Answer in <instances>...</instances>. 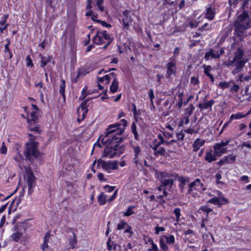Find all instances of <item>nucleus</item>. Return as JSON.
<instances>
[{"instance_id": "nucleus-6", "label": "nucleus", "mask_w": 251, "mask_h": 251, "mask_svg": "<svg viewBox=\"0 0 251 251\" xmlns=\"http://www.w3.org/2000/svg\"><path fill=\"white\" fill-rule=\"evenodd\" d=\"M206 188L204 187L203 183L201 182V180L199 178H197L189 184L187 194H192L193 190L202 192Z\"/></svg>"}, {"instance_id": "nucleus-11", "label": "nucleus", "mask_w": 251, "mask_h": 251, "mask_svg": "<svg viewBox=\"0 0 251 251\" xmlns=\"http://www.w3.org/2000/svg\"><path fill=\"white\" fill-rule=\"evenodd\" d=\"M244 55V50L241 48H238L236 51L235 52V55L233 60L229 63H246L247 61L243 60V56Z\"/></svg>"}, {"instance_id": "nucleus-8", "label": "nucleus", "mask_w": 251, "mask_h": 251, "mask_svg": "<svg viewBox=\"0 0 251 251\" xmlns=\"http://www.w3.org/2000/svg\"><path fill=\"white\" fill-rule=\"evenodd\" d=\"M87 100L83 101L80 105V107L77 109V114L78 117L77 120L78 123H80L85 119L87 113Z\"/></svg>"}, {"instance_id": "nucleus-15", "label": "nucleus", "mask_w": 251, "mask_h": 251, "mask_svg": "<svg viewBox=\"0 0 251 251\" xmlns=\"http://www.w3.org/2000/svg\"><path fill=\"white\" fill-rule=\"evenodd\" d=\"M158 175V177L160 179V180L178 177V174L176 173H169L165 171H160Z\"/></svg>"}, {"instance_id": "nucleus-57", "label": "nucleus", "mask_w": 251, "mask_h": 251, "mask_svg": "<svg viewBox=\"0 0 251 251\" xmlns=\"http://www.w3.org/2000/svg\"><path fill=\"white\" fill-rule=\"evenodd\" d=\"M191 84L196 85L199 83V80L198 77L193 76L191 78Z\"/></svg>"}, {"instance_id": "nucleus-29", "label": "nucleus", "mask_w": 251, "mask_h": 251, "mask_svg": "<svg viewBox=\"0 0 251 251\" xmlns=\"http://www.w3.org/2000/svg\"><path fill=\"white\" fill-rule=\"evenodd\" d=\"M113 77H114V80L110 87V91L112 93H115L117 91V90L118 89L119 83H118L117 79H116L115 75H114V76Z\"/></svg>"}, {"instance_id": "nucleus-35", "label": "nucleus", "mask_w": 251, "mask_h": 251, "mask_svg": "<svg viewBox=\"0 0 251 251\" xmlns=\"http://www.w3.org/2000/svg\"><path fill=\"white\" fill-rule=\"evenodd\" d=\"M14 159L19 163H21L24 160L23 156L18 149L16 151V154L14 157Z\"/></svg>"}, {"instance_id": "nucleus-53", "label": "nucleus", "mask_w": 251, "mask_h": 251, "mask_svg": "<svg viewBox=\"0 0 251 251\" xmlns=\"http://www.w3.org/2000/svg\"><path fill=\"white\" fill-rule=\"evenodd\" d=\"M148 242L152 245L151 249H149V250H151L152 251H158V248L157 245L154 243L153 240L151 238L149 239Z\"/></svg>"}, {"instance_id": "nucleus-4", "label": "nucleus", "mask_w": 251, "mask_h": 251, "mask_svg": "<svg viewBox=\"0 0 251 251\" xmlns=\"http://www.w3.org/2000/svg\"><path fill=\"white\" fill-rule=\"evenodd\" d=\"M27 183L28 184V194L31 195L36 185V178L30 169H26Z\"/></svg>"}, {"instance_id": "nucleus-2", "label": "nucleus", "mask_w": 251, "mask_h": 251, "mask_svg": "<svg viewBox=\"0 0 251 251\" xmlns=\"http://www.w3.org/2000/svg\"><path fill=\"white\" fill-rule=\"evenodd\" d=\"M234 36L240 41H243L246 36L247 30L251 26V20L249 12L243 11L238 16L233 23Z\"/></svg>"}, {"instance_id": "nucleus-1", "label": "nucleus", "mask_w": 251, "mask_h": 251, "mask_svg": "<svg viewBox=\"0 0 251 251\" xmlns=\"http://www.w3.org/2000/svg\"><path fill=\"white\" fill-rule=\"evenodd\" d=\"M127 125V121L125 119H122L120 123L109 126L105 135L101 139L102 143L108 144L103 152V157L112 158L124 152V147L120 146L119 143L122 141L121 135Z\"/></svg>"}, {"instance_id": "nucleus-25", "label": "nucleus", "mask_w": 251, "mask_h": 251, "mask_svg": "<svg viewBox=\"0 0 251 251\" xmlns=\"http://www.w3.org/2000/svg\"><path fill=\"white\" fill-rule=\"evenodd\" d=\"M220 56L218 51L215 52L213 50H210L208 52H207L204 55V58L206 60H209L211 58H218Z\"/></svg>"}, {"instance_id": "nucleus-39", "label": "nucleus", "mask_w": 251, "mask_h": 251, "mask_svg": "<svg viewBox=\"0 0 251 251\" xmlns=\"http://www.w3.org/2000/svg\"><path fill=\"white\" fill-rule=\"evenodd\" d=\"M92 69L90 68H82L78 70L77 76L80 75L85 76L86 74L89 73Z\"/></svg>"}, {"instance_id": "nucleus-21", "label": "nucleus", "mask_w": 251, "mask_h": 251, "mask_svg": "<svg viewBox=\"0 0 251 251\" xmlns=\"http://www.w3.org/2000/svg\"><path fill=\"white\" fill-rule=\"evenodd\" d=\"M217 155H215V152L213 153L212 150H210L209 151L205 153V156L204 159L208 163H211L214 161L217 160Z\"/></svg>"}, {"instance_id": "nucleus-46", "label": "nucleus", "mask_w": 251, "mask_h": 251, "mask_svg": "<svg viewBox=\"0 0 251 251\" xmlns=\"http://www.w3.org/2000/svg\"><path fill=\"white\" fill-rule=\"evenodd\" d=\"M211 29V25L208 23H205L201 27H199L198 30L200 31H203L204 30H209Z\"/></svg>"}, {"instance_id": "nucleus-12", "label": "nucleus", "mask_w": 251, "mask_h": 251, "mask_svg": "<svg viewBox=\"0 0 251 251\" xmlns=\"http://www.w3.org/2000/svg\"><path fill=\"white\" fill-rule=\"evenodd\" d=\"M204 18L209 21L213 20L216 15L215 9L212 8L211 5L206 8L204 12Z\"/></svg>"}, {"instance_id": "nucleus-59", "label": "nucleus", "mask_w": 251, "mask_h": 251, "mask_svg": "<svg viewBox=\"0 0 251 251\" xmlns=\"http://www.w3.org/2000/svg\"><path fill=\"white\" fill-rule=\"evenodd\" d=\"M184 132L187 133H188V134H192L193 133H198V129L197 130H195L193 128H188L185 129L184 130Z\"/></svg>"}, {"instance_id": "nucleus-42", "label": "nucleus", "mask_w": 251, "mask_h": 251, "mask_svg": "<svg viewBox=\"0 0 251 251\" xmlns=\"http://www.w3.org/2000/svg\"><path fill=\"white\" fill-rule=\"evenodd\" d=\"M231 83H233V81H229V82H226V81L220 82L218 84V86L219 87H220L222 89H225L228 88L229 87V86H230V84Z\"/></svg>"}, {"instance_id": "nucleus-34", "label": "nucleus", "mask_w": 251, "mask_h": 251, "mask_svg": "<svg viewBox=\"0 0 251 251\" xmlns=\"http://www.w3.org/2000/svg\"><path fill=\"white\" fill-rule=\"evenodd\" d=\"M131 132L134 135L135 139L136 140H139V137L137 130V126L135 122H132L131 126Z\"/></svg>"}, {"instance_id": "nucleus-43", "label": "nucleus", "mask_w": 251, "mask_h": 251, "mask_svg": "<svg viewBox=\"0 0 251 251\" xmlns=\"http://www.w3.org/2000/svg\"><path fill=\"white\" fill-rule=\"evenodd\" d=\"M164 239L165 238L166 243L168 244H173L175 242V238L174 235H170L169 236H164Z\"/></svg>"}, {"instance_id": "nucleus-40", "label": "nucleus", "mask_w": 251, "mask_h": 251, "mask_svg": "<svg viewBox=\"0 0 251 251\" xmlns=\"http://www.w3.org/2000/svg\"><path fill=\"white\" fill-rule=\"evenodd\" d=\"M50 233L47 232L44 237V243L41 245V249H42L43 251H45L46 248H48V242L49 238H50Z\"/></svg>"}, {"instance_id": "nucleus-10", "label": "nucleus", "mask_w": 251, "mask_h": 251, "mask_svg": "<svg viewBox=\"0 0 251 251\" xmlns=\"http://www.w3.org/2000/svg\"><path fill=\"white\" fill-rule=\"evenodd\" d=\"M100 35L102 37L104 42V45L102 48L106 49L108 46L114 41V38L112 34L108 33L107 31L105 30H100Z\"/></svg>"}, {"instance_id": "nucleus-31", "label": "nucleus", "mask_w": 251, "mask_h": 251, "mask_svg": "<svg viewBox=\"0 0 251 251\" xmlns=\"http://www.w3.org/2000/svg\"><path fill=\"white\" fill-rule=\"evenodd\" d=\"M180 49L178 47H176L175 48L174 51L173 52V55L170 58V61L169 63H176V59L178 58L179 54Z\"/></svg>"}, {"instance_id": "nucleus-18", "label": "nucleus", "mask_w": 251, "mask_h": 251, "mask_svg": "<svg viewBox=\"0 0 251 251\" xmlns=\"http://www.w3.org/2000/svg\"><path fill=\"white\" fill-rule=\"evenodd\" d=\"M167 75L168 78H171L172 75H175L176 74V66L175 64H167Z\"/></svg>"}, {"instance_id": "nucleus-56", "label": "nucleus", "mask_w": 251, "mask_h": 251, "mask_svg": "<svg viewBox=\"0 0 251 251\" xmlns=\"http://www.w3.org/2000/svg\"><path fill=\"white\" fill-rule=\"evenodd\" d=\"M127 224L123 221H122L121 223H120L117 226V229L121 230L123 229L125 226H127Z\"/></svg>"}, {"instance_id": "nucleus-41", "label": "nucleus", "mask_w": 251, "mask_h": 251, "mask_svg": "<svg viewBox=\"0 0 251 251\" xmlns=\"http://www.w3.org/2000/svg\"><path fill=\"white\" fill-rule=\"evenodd\" d=\"M22 233L19 231H16L11 235L12 240L18 242L22 237Z\"/></svg>"}, {"instance_id": "nucleus-13", "label": "nucleus", "mask_w": 251, "mask_h": 251, "mask_svg": "<svg viewBox=\"0 0 251 251\" xmlns=\"http://www.w3.org/2000/svg\"><path fill=\"white\" fill-rule=\"evenodd\" d=\"M131 148L133 150L134 153V157L133 158V163L138 165V157L141 155L142 151L140 147L138 145H132Z\"/></svg>"}, {"instance_id": "nucleus-64", "label": "nucleus", "mask_w": 251, "mask_h": 251, "mask_svg": "<svg viewBox=\"0 0 251 251\" xmlns=\"http://www.w3.org/2000/svg\"><path fill=\"white\" fill-rule=\"evenodd\" d=\"M242 147H246L247 148L251 149V142H244L241 145Z\"/></svg>"}, {"instance_id": "nucleus-55", "label": "nucleus", "mask_w": 251, "mask_h": 251, "mask_svg": "<svg viewBox=\"0 0 251 251\" xmlns=\"http://www.w3.org/2000/svg\"><path fill=\"white\" fill-rule=\"evenodd\" d=\"M97 22L101 24V25L105 27L110 28L112 25L110 24L107 23L106 22L101 20H97Z\"/></svg>"}, {"instance_id": "nucleus-36", "label": "nucleus", "mask_w": 251, "mask_h": 251, "mask_svg": "<svg viewBox=\"0 0 251 251\" xmlns=\"http://www.w3.org/2000/svg\"><path fill=\"white\" fill-rule=\"evenodd\" d=\"M236 155H230L226 156L224 157L226 164H230L235 162L236 160Z\"/></svg>"}, {"instance_id": "nucleus-27", "label": "nucleus", "mask_w": 251, "mask_h": 251, "mask_svg": "<svg viewBox=\"0 0 251 251\" xmlns=\"http://www.w3.org/2000/svg\"><path fill=\"white\" fill-rule=\"evenodd\" d=\"M130 51V49L126 44H124L122 46H118L117 51L120 54L126 53L128 54V52Z\"/></svg>"}, {"instance_id": "nucleus-26", "label": "nucleus", "mask_w": 251, "mask_h": 251, "mask_svg": "<svg viewBox=\"0 0 251 251\" xmlns=\"http://www.w3.org/2000/svg\"><path fill=\"white\" fill-rule=\"evenodd\" d=\"M251 111H249L246 114H244L241 112H238L236 114H232L230 117V122H231L233 120L240 119L245 117L249 115L251 113Z\"/></svg>"}, {"instance_id": "nucleus-23", "label": "nucleus", "mask_w": 251, "mask_h": 251, "mask_svg": "<svg viewBox=\"0 0 251 251\" xmlns=\"http://www.w3.org/2000/svg\"><path fill=\"white\" fill-rule=\"evenodd\" d=\"M8 14H4L2 19L0 21V25L1 26L4 25L3 27L0 26V33H2L9 26V24L7 23V20L8 18Z\"/></svg>"}, {"instance_id": "nucleus-63", "label": "nucleus", "mask_w": 251, "mask_h": 251, "mask_svg": "<svg viewBox=\"0 0 251 251\" xmlns=\"http://www.w3.org/2000/svg\"><path fill=\"white\" fill-rule=\"evenodd\" d=\"M117 193L118 190H116L114 192V194L112 195V196L107 200L109 202H111L116 199L117 196Z\"/></svg>"}, {"instance_id": "nucleus-3", "label": "nucleus", "mask_w": 251, "mask_h": 251, "mask_svg": "<svg viewBox=\"0 0 251 251\" xmlns=\"http://www.w3.org/2000/svg\"><path fill=\"white\" fill-rule=\"evenodd\" d=\"M28 136H30V141L26 144L24 154L26 159L32 163L35 159L41 160L42 154L38 151V143L31 141L34 140V137L30 133L28 134Z\"/></svg>"}, {"instance_id": "nucleus-32", "label": "nucleus", "mask_w": 251, "mask_h": 251, "mask_svg": "<svg viewBox=\"0 0 251 251\" xmlns=\"http://www.w3.org/2000/svg\"><path fill=\"white\" fill-rule=\"evenodd\" d=\"M107 201V196L103 192L101 193L98 197V203L100 205H104Z\"/></svg>"}, {"instance_id": "nucleus-37", "label": "nucleus", "mask_w": 251, "mask_h": 251, "mask_svg": "<svg viewBox=\"0 0 251 251\" xmlns=\"http://www.w3.org/2000/svg\"><path fill=\"white\" fill-rule=\"evenodd\" d=\"M69 245L72 249L75 247L76 244V235L74 232H73V236L69 238Z\"/></svg>"}, {"instance_id": "nucleus-60", "label": "nucleus", "mask_w": 251, "mask_h": 251, "mask_svg": "<svg viewBox=\"0 0 251 251\" xmlns=\"http://www.w3.org/2000/svg\"><path fill=\"white\" fill-rule=\"evenodd\" d=\"M104 188L106 191L110 193L112 192L114 190L115 187L109 186L108 185H106L104 186Z\"/></svg>"}, {"instance_id": "nucleus-19", "label": "nucleus", "mask_w": 251, "mask_h": 251, "mask_svg": "<svg viewBox=\"0 0 251 251\" xmlns=\"http://www.w3.org/2000/svg\"><path fill=\"white\" fill-rule=\"evenodd\" d=\"M5 41L7 42V44L4 46V56L5 58L10 59L13 56L12 52L9 49V46L11 44L10 40L7 38L5 39Z\"/></svg>"}, {"instance_id": "nucleus-20", "label": "nucleus", "mask_w": 251, "mask_h": 251, "mask_svg": "<svg viewBox=\"0 0 251 251\" xmlns=\"http://www.w3.org/2000/svg\"><path fill=\"white\" fill-rule=\"evenodd\" d=\"M176 180L180 182L178 186L180 188V192H182L185 184L189 181V178L183 176H179L178 175V177H176Z\"/></svg>"}, {"instance_id": "nucleus-62", "label": "nucleus", "mask_w": 251, "mask_h": 251, "mask_svg": "<svg viewBox=\"0 0 251 251\" xmlns=\"http://www.w3.org/2000/svg\"><path fill=\"white\" fill-rule=\"evenodd\" d=\"M155 231L156 234H158L160 231H163L165 230V228L164 227H159L156 226L155 228Z\"/></svg>"}, {"instance_id": "nucleus-22", "label": "nucleus", "mask_w": 251, "mask_h": 251, "mask_svg": "<svg viewBox=\"0 0 251 251\" xmlns=\"http://www.w3.org/2000/svg\"><path fill=\"white\" fill-rule=\"evenodd\" d=\"M205 140L197 138L194 142L193 144V151L195 152L197 151L200 149V148L202 147L205 143Z\"/></svg>"}, {"instance_id": "nucleus-7", "label": "nucleus", "mask_w": 251, "mask_h": 251, "mask_svg": "<svg viewBox=\"0 0 251 251\" xmlns=\"http://www.w3.org/2000/svg\"><path fill=\"white\" fill-rule=\"evenodd\" d=\"M229 141H226V142L222 141L220 143H217L214 144L213 149L214 150L215 155L217 156H221L222 154L227 152V150L224 147L227 145Z\"/></svg>"}, {"instance_id": "nucleus-47", "label": "nucleus", "mask_w": 251, "mask_h": 251, "mask_svg": "<svg viewBox=\"0 0 251 251\" xmlns=\"http://www.w3.org/2000/svg\"><path fill=\"white\" fill-rule=\"evenodd\" d=\"M104 0H95L96 5L98 7L99 9L101 12L104 11V6H102Z\"/></svg>"}, {"instance_id": "nucleus-24", "label": "nucleus", "mask_w": 251, "mask_h": 251, "mask_svg": "<svg viewBox=\"0 0 251 251\" xmlns=\"http://www.w3.org/2000/svg\"><path fill=\"white\" fill-rule=\"evenodd\" d=\"M100 30H97L96 35L93 37L92 39L93 42L98 45L104 44L103 38L101 36H100L101 35H100Z\"/></svg>"}, {"instance_id": "nucleus-17", "label": "nucleus", "mask_w": 251, "mask_h": 251, "mask_svg": "<svg viewBox=\"0 0 251 251\" xmlns=\"http://www.w3.org/2000/svg\"><path fill=\"white\" fill-rule=\"evenodd\" d=\"M228 201L227 200L224 198L214 197L208 200V202L218 205L221 206L223 203H226Z\"/></svg>"}, {"instance_id": "nucleus-61", "label": "nucleus", "mask_w": 251, "mask_h": 251, "mask_svg": "<svg viewBox=\"0 0 251 251\" xmlns=\"http://www.w3.org/2000/svg\"><path fill=\"white\" fill-rule=\"evenodd\" d=\"M239 90V86L237 84H234L231 87L230 91L232 92H237Z\"/></svg>"}, {"instance_id": "nucleus-49", "label": "nucleus", "mask_w": 251, "mask_h": 251, "mask_svg": "<svg viewBox=\"0 0 251 251\" xmlns=\"http://www.w3.org/2000/svg\"><path fill=\"white\" fill-rule=\"evenodd\" d=\"M70 63H76L77 61L76 58V54L75 51H72L70 55Z\"/></svg>"}, {"instance_id": "nucleus-33", "label": "nucleus", "mask_w": 251, "mask_h": 251, "mask_svg": "<svg viewBox=\"0 0 251 251\" xmlns=\"http://www.w3.org/2000/svg\"><path fill=\"white\" fill-rule=\"evenodd\" d=\"M245 64H235L234 67L235 68L232 71V73L233 75H236L240 72H241Z\"/></svg>"}, {"instance_id": "nucleus-28", "label": "nucleus", "mask_w": 251, "mask_h": 251, "mask_svg": "<svg viewBox=\"0 0 251 251\" xmlns=\"http://www.w3.org/2000/svg\"><path fill=\"white\" fill-rule=\"evenodd\" d=\"M214 103L215 101L212 100L205 102L199 103V107L201 109H206L209 107L211 108Z\"/></svg>"}, {"instance_id": "nucleus-16", "label": "nucleus", "mask_w": 251, "mask_h": 251, "mask_svg": "<svg viewBox=\"0 0 251 251\" xmlns=\"http://www.w3.org/2000/svg\"><path fill=\"white\" fill-rule=\"evenodd\" d=\"M176 180V177L161 180V186H164L165 188L170 189L172 187Z\"/></svg>"}, {"instance_id": "nucleus-44", "label": "nucleus", "mask_w": 251, "mask_h": 251, "mask_svg": "<svg viewBox=\"0 0 251 251\" xmlns=\"http://www.w3.org/2000/svg\"><path fill=\"white\" fill-rule=\"evenodd\" d=\"M160 246L161 249L164 251H167L169 250V248L165 242L164 238L161 237L159 240Z\"/></svg>"}, {"instance_id": "nucleus-38", "label": "nucleus", "mask_w": 251, "mask_h": 251, "mask_svg": "<svg viewBox=\"0 0 251 251\" xmlns=\"http://www.w3.org/2000/svg\"><path fill=\"white\" fill-rule=\"evenodd\" d=\"M61 84L60 85V89H59V93L62 95L63 98L65 99V81L64 79H62L61 80Z\"/></svg>"}, {"instance_id": "nucleus-9", "label": "nucleus", "mask_w": 251, "mask_h": 251, "mask_svg": "<svg viewBox=\"0 0 251 251\" xmlns=\"http://www.w3.org/2000/svg\"><path fill=\"white\" fill-rule=\"evenodd\" d=\"M133 22V19L128 10H125L123 12L122 24L124 29H128L129 25Z\"/></svg>"}, {"instance_id": "nucleus-54", "label": "nucleus", "mask_w": 251, "mask_h": 251, "mask_svg": "<svg viewBox=\"0 0 251 251\" xmlns=\"http://www.w3.org/2000/svg\"><path fill=\"white\" fill-rule=\"evenodd\" d=\"M157 137L159 140V141L158 142L161 145L164 144H169V143H168L167 141L164 140L163 136L161 134H158L157 135Z\"/></svg>"}, {"instance_id": "nucleus-52", "label": "nucleus", "mask_w": 251, "mask_h": 251, "mask_svg": "<svg viewBox=\"0 0 251 251\" xmlns=\"http://www.w3.org/2000/svg\"><path fill=\"white\" fill-rule=\"evenodd\" d=\"M200 210L206 212V217H208V213L212 211V209L209 207L208 206L205 205L202 206L200 208Z\"/></svg>"}, {"instance_id": "nucleus-5", "label": "nucleus", "mask_w": 251, "mask_h": 251, "mask_svg": "<svg viewBox=\"0 0 251 251\" xmlns=\"http://www.w3.org/2000/svg\"><path fill=\"white\" fill-rule=\"evenodd\" d=\"M98 164L108 173H110L112 170H116L118 168V162L116 161H105L100 159L98 161Z\"/></svg>"}, {"instance_id": "nucleus-14", "label": "nucleus", "mask_w": 251, "mask_h": 251, "mask_svg": "<svg viewBox=\"0 0 251 251\" xmlns=\"http://www.w3.org/2000/svg\"><path fill=\"white\" fill-rule=\"evenodd\" d=\"M106 246L109 251H111L112 250L115 251H121V246L117 245L113 241H112L110 238H108L106 243Z\"/></svg>"}, {"instance_id": "nucleus-51", "label": "nucleus", "mask_w": 251, "mask_h": 251, "mask_svg": "<svg viewBox=\"0 0 251 251\" xmlns=\"http://www.w3.org/2000/svg\"><path fill=\"white\" fill-rule=\"evenodd\" d=\"M174 213L176 216V221L177 222H179V219H180V215H181L180 208H175L174 209Z\"/></svg>"}, {"instance_id": "nucleus-45", "label": "nucleus", "mask_w": 251, "mask_h": 251, "mask_svg": "<svg viewBox=\"0 0 251 251\" xmlns=\"http://www.w3.org/2000/svg\"><path fill=\"white\" fill-rule=\"evenodd\" d=\"M166 151L165 149L163 147L159 148L155 152H154V154L155 156H158V155L165 156L166 154Z\"/></svg>"}, {"instance_id": "nucleus-58", "label": "nucleus", "mask_w": 251, "mask_h": 251, "mask_svg": "<svg viewBox=\"0 0 251 251\" xmlns=\"http://www.w3.org/2000/svg\"><path fill=\"white\" fill-rule=\"evenodd\" d=\"M182 96H183V95L182 93L180 94L178 96L179 100L176 104L178 108H180L182 106V104H183Z\"/></svg>"}, {"instance_id": "nucleus-48", "label": "nucleus", "mask_w": 251, "mask_h": 251, "mask_svg": "<svg viewBox=\"0 0 251 251\" xmlns=\"http://www.w3.org/2000/svg\"><path fill=\"white\" fill-rule=\"evenodd\" d=\"M203 68L204 69V74L206 75H208V74H211L210 72L212 70H214V69H213L212 67L211 66H210V65H204L203 66Z\"/></svg>"}, {"instance_id": "nucleus-30", "label": "nucleus", "mask_w": 251, "mask_h": 251, "mask_svg": "<svg viewBox=\"0 0 251 251\" xmlns=\"http://www.w3.org/2000/svg\"><path fill=\"white\" fill-rule=\"evenodd\" d=\"M115 74L114 73H111L109 75H106L103 77H98V81L99 82L103 83L105 81V84H107L109 82L111 79V76H114Z\"/></svg>"}, {"instance_id": "nucleus-50", "label": "nucleus", "mask_w": 251, "mask_h": 251, "mask_svg": "<svg viewBox=\"0 0 251 251\" xmlns=\"http://www.w3.org/2000/svg\"><path fill=\"white\" fill-rule=\"evenodd\" d=\"M134 208V206H130L129 207L126 211L124 213V216L128 217L133 214L134 212L133 211L132 209Z\"/></svg>"}]
</instances>
